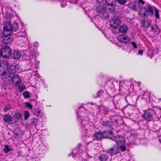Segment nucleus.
<instances>
[{"label":"nucleus","mask_w":161,"mask_h":161,"mask_svg":"<svg viewBox=\"0 0 161 161\" xmlns=\"http://www.w3.org/2000/svg\"><path fill=\"white\" fill-rule=\"evenodd\" d=\"M8 66V63L7 61H0V75L2 76V79L3 81L6 83L9 84H10L11 75H9L7 72Z\"/></svg>","instance_id":"nucleus-1"},{"label":"nucleus","mask_w":161,"mask_h":161,"mask_svg":"<svg viewBox=\"0 0 161 161\" xmlns=\"http://www.w3.org/2000/svg\"><path fill=\"white\" fill-rule=\"evenodd\" d=\"M13 31H15L12 29L10 25H8L5 27H4L3 33L5 36L3 40V43L8 44L12 42L13 38L10 34L13 33Z\"/></svg>","instance_id":"nucleus-2"},{"label":"nucleus","mask_w":161,"mask_h":161,"mask_svg":"<svg viewBox=\"0 0 161 161\" xmlns=\"http://www.w3.org/2000/svg\"><path fill=\"white\" fill-rule=\"evenodd\" d=\"M81 125H83V126H82V130L85 132L86 134V140L89 141L88 143H89L90 142H92V141H93L94 139L92 140L90 139V138H92L93 136V132L92 130H91L90 129H87L88 128L89 126V125H87V122L85 120H83V119H81Z\"/></svg>","instance_id":"nucleus-3"},{"label":"nucleus","mask_w":161,"mask_h":161,"mask_svg":"<svg viewBox=\"0 0 161 161\" xmlns=\"http://www.w3.org/2000/svg\"><path fill=\"white\" fill-rule=\"evenodd\" d=\"M10 81H12L15 86H18L21 92L23 91L25 89V86L22 85L21 79L18 75H15L12 77H11Z\"/></svg>","instance_id":"nucleus-4"},{"label":"nucleus","mask_w":161,"mask_h":161,"mask_svg":"<svg viewBox=\"0 0 161 161\" xmlns=\"http://www.w3.org/2000/svg\"><path fill=\"white\" fill-rule=\"evenodd\" d=\"M12 15L8 13L6 14L5 17L6 18L7 20H6V22H4V27H5L8 25H10L14 31H16L18 29V23L16 22H15L11 25H10V19L12 17Z\"/></svg>","instance_id":"nucleus-5"},{"label":"nucleus","mask_w":161,"mask_h":161,"mask_svg":"<svg viewBox=\"0 0 161 161\" xmlns=\"http://www.w3.org/2000/svg\"><path fill=\"white\" fill-rule=\"evenodd\" d=\"M155 114V112L153 110L149 109L144 111L143 117L147 120L150 121L153 119V116Z\"/></svg>","instance_id":"nucleus-6"},{"label":"nucleus","mask_w":161,"mask_h":161,"mask_svg":"<svg viewBox=\"0 0 161 161\" xmlns=\"http://www.w3.org/2000/svg\"><path fill=\"white\" fill-rule=\"evenodd\" d=\"M11 54V51L8 46H5L2 49V56L3 58H9Z\"/></svg>","instance_id":"nucleus-7"},{"label":"nucleus","mask_w":161,"mask_h":161,"mask_svg":"<svg viewBox=\"0 0 161 161\" xmlns=\"http://www.w3.org/2000/svg\"><path fill=\"white\" fill-rule=\"evenodd\" d=\"M113 140L119 146H124L125 143V137L121 135L114 136Z\"/></svg>","instance_id":"nucleus-8"},{"label":"nucleus","mask_w":161,"mask_h":161,"mask_svg":"<svg viewBox=\"0 0 161 161\" xmlns=\"http://www.w3.org/2000/svg\"><path fill=\"white\" fill-rule=\"evenodd\" d=\"M121 22L120 19L114 18L110 20L109 24L111 27L115 28L120 25Z\"/></svg>","instance_id":"nucleus-9"},{"label":"nucleus","mask_w":161,"mask_h":161,"mask_svg":"<svg viewBox=\"0 0 161 161\" xmlns=\"http://www.w3.org/2000/svg\"><path fill=\"white\" fill-rule=\"evenodd\" d=\"M19 66L16 64H14L10 66L8 73V75H11L10 74H14L17 72L19 70Z\"/></svg>","instance_id":"nucleus-10"},{"label":"nucleus","mask_w":161,"mask_h":161,"mask_svg":"<svg viewBox=\"0 0 161 161\" xmlns=\"http://www.w3.org/2000/svg\"><path fill=\"white\" fill-rule=\"evenodd\" d=\"M103 138H107L113 140L114 137V134L113 132L110 130H105L103 133Z\"/></svg>","instance_id":"nucleus-11"},{"label":"nucleus","mask_w":161,"mask_h":161,"mask_svg":"<svg viewBox=\"0 0 161 161\" xmlns=\"http://www.w3.org/2000/svg\"><path fill=\"white\" fill-rule=\"evenodd\" d=\"M118 39L119 41L124 43L128 42L130 40L129 37L126 35H119L118 37Z\"/></svg>","instance_id":"nucleus-12"},{"label":"nucleus","mask_w":161,"mask_h":161,"mask_svg":"<svg viewBox=\"0 0 161 161\" xmlns=\"http://www.w3.org/2000/svg\"><path fill=\"white\" fill-rule=\"evenodd\" d=\"M119 147L116 146H114L113 147L108 150V153L111 155L116 154L119 152Z\"/></svg>","instance_id":"nucleus-13"},{"label":"nucleus","mask_w":161,"mask_h":161,"mask_svg":"<svg viewBox=\"0 0 161 161\" xmlns=\"http://www.w3.org/2000/svg\"><path fill=\"white\" fill-rule=\"evenodd\" d=\"M110 14H111L115 18L117 19H120L122 17V12L119 11H111L109 12Z\"/></svg>","instance_id":"nucleus-14"},{"label":"nucleus","mask_w":161,"mask_h":161,"mask_svg":"<svg viewBox=\"0 0 161 161\" xmlns=\"http://www.w3.org/2000/svg\"><path fill=\"white\" fill-rule=\"evenodd\" d=\"M97 11L100 16L102 18H108L110 15L106 11Z\"/></svg>","instance_id":"nucleus-15"},{"label":"nucleus","mask_w":161,"mask_h":161,"mask_svg":"<svg viewBox=\"0 0 161 161\" xmlns=\"http://www.w3.org/2000/svg\"><path fill=\"white\" fill-rule=\"evenodd\" d=\"M112 122L109 120H104L102 123L101 125L103 128H109L111 126Z\"/></svg>","instance_id":"nucleus-16"},{"label":"nucleus","mask_w":161,"mask_h":161,"mask_svg":"<svg viewBox=\"0 0 161 161\" xmlns=\"http://www.w3.org/2000/svg\"><path fill=\"white\" fill-rule=\"evenodd\" d=\"M105 1L108 4L110 7L108 8L109 10H114L115 8L114 7V3H115V0H105Z\"/></svg>","instance_id":"nucleus-17"},{"label":"nucleus","mask_w":161,"mask_h":161,"mask_svg":"<svg viewBox=\"0 0 161 161\" xmlns=\"http://www.w3.org/2000/svg\"><path fill=\"white\" fill-rule=\"evenodd\" d=\"M150 25V22L147 20H143L141 23V26L143 28H148Z\"/></svg>","instance_id":"nucleus-18"},{"label":"nucleus","mask_w":161,"mask_h":161,"mask_svg":"<svg viewBox=\"0 0 161 161\" xmlns=\"http://www.w3.org/2000/svg\"><path fill=\"white\" fill-rule=\"evenodd\" d=\"M33 114L37 116L42 117L43 114L41 111V110L38 108H34L32 110Z\"/></svg>","instance_id":"nucleus-19"},{"label":"nucleus","mask_w":161,"mask_h":161,"mask_svg":"<svg viewBox=\"0 0 161 161\" xmlns=\"http://www.w3.org/2000/svg\"><path fill=\"white\" fill-rule=\"evenodd\" d=\"M12 56V58L14 59H18L20 58L21 54L19 51L15 50L13 52Z\"/></svg>","instance_id":"nucleus-20"},{"label":"nucleus","mask_w":161,"mask_h":161,"mask_svg":"<svg viewBox=\"0 0 161 161\" xmlns=\"http://www.w3.org/2000/svg\"><path fill=\"white\" fill-rule=\"evenodd\" d=\"M93 136L98 140H101L103 138V133L99 132L95 133L93 134Z\"/></svg>","instance_id":"nucleus-21"},{"label":"nucleus","mask_w":161,"mask_h":161,"mask_svg":"<svg viewBox=\"0 0 161 161\" xmlns=\"http://www.w3.org/2000/svg\"><path fill=\"white\" fill-rule=\"evenodd\" d=\"M128 30L127 26L123 25L120 26L119 28V31L122 33H125Z\"/></svg>","instance_id":"nucleus-22"},{"label":"nucleus","mask_w":161,"mask_h":161,"mask_svg":"<svg viewBox=\"0 0 161 161\" xmlns=\"http://www.w3.org/2000/svg\"><path fill=\"white\" fill-rule=\"evenodd\" d=\"M3 119L4 123H9L12 121L11 116L8 114L4 115L3 116Z\"/></svg>","instance_id":"nucleus-23"},{"label":"nucleus","mask_w":161,"mask_h":161,"mask_svg":"<svg viewBox=\"0 0 161 161\" xmlns=\"http://www.w3.org/2000/svg\"><path fill=\"white\" fill-rule=\"evenodd\" d=\"M153 11H139V14L140 16L142 17H145L148 16V11L151 13Z\"/></svg>","instance_id":"nucleus-24"},{"label":"nucleus","mask_w":161,"mask_h":161,"mask_svg":"<svg viewBox=\"0 0 161 161\" xmlns=\"http://www.w3.org/2000/svg\"><path fill=\"white\" fill-rule=\"evenodd\" d=\"M98 158L100 161H106L108 158V157L106 154H101L98 156Z\"/></svg>","instance_id":"nucleus-25"},{"label":"nucleus","mask_w":161,"mask_h":161,"mask_svg":"<svg viewBox=\"0 0 161 161\" xmlns=\"http://www.w3.org/2000/svg\"><path fill=\"white\" fill-rule=\"evenodd\" d=\"M37 122L38 119L36 118H34L31 119L30 124L31 125L36 126L37 124Z\"/></svg>","instance_id":"nucleus-26"},{"label":"nucleus","mask_w":161,"mask_h":161,"mask_svg":"<svg viewBox=\"0 0 161 161\" xmlns=\"http://www.w3.org/2000/svg\"><path fill=\"white\" fill-rule=\"evenodd\" d=\"M29 51L30 53V54L32 56H35L36 54V51L35 48H32L30 47L29 48Z\"/></svg>","instance_id":"nucleus-27"},{"label":"nucleus","mask_w":161,"mask_h":161,"mask_svg":"<svg viewBox=\"0 0 161 161\" xmlns=\"http://www.w3.org/2000/svg\"><path fill=\"white\" fill-rule=\"evenodd\" d=\"M22 116V114L19 112H16L14 115V117L17 120H19Z\"/></svg>","instance_id":"nucleus-28"},{"label":"nucleus","mask_w":161,"mask_h":161,"mask_svg":"<svg viewBox=\"0 0 161 161\" xmlns=\"http://www.w3.org/2000/svg\"><path fill=\"white\" fill-rule=\"evenodd\" d=\"M11 150V149L10 146L6 145L4 146L3 151L5 153H8L9 151Z\"/></svg>","instance_id":"nucleus-29"},{"label":"nucleus","mask_w":161,"mask_h":161,"mask_svg":"<svg viewBox=\"0 0 161 161\" xmlns=\"http://www.w3.org/2000/svg\"><path fill=\"white\" fill-rule=\"evenodd\" d=\"M78 150H79V148L75 149L73 150L72 152V154H73V158H75V157L77 156L78 157V158H79L80 156V154L76 153V151Z\"/></svg>","instance_id":"nucleus-30"},{"label":"nucleus","mask_w":161,"mask_h":161,"mask_svg":"<svg viewBox=\"0 0 161 161\" xmlns=\"http://www.w3.org/2000/svg\"><path fill=\"white\" fill-rule=\"evenodd\" d=\"M13 34L16 35V36L17 37H25L26 36V33L24 32H20L19 33H17V34H14V33Z\"/></svg>","instance_id":"nucleus-31"},{"label":"nucleus","mask_w":161,"mask_h":161,"mask_svg":"<svg viewBox=\"0 0 161 161\" xmlns=\"http://www.w3.org/2000/svg\"><path fill=\"white\" fill-rule=\"evenodd\" d=\"M11 106L10 104H7L4 106V108L3 109V111L4 112H7L8 111L11 109Z\"/></svg>","instance_id":"nucleus-32"},{"label":"nucleus","mask_w":161,"mask_h":161,"mask_svg":"<svg viewBox=\"0 0 161 161\" xmlns=\"http://www.w3.org/2000/svg\"><path fill=\"white\" fill-rule=\"evenodd\" d=\"M24 114L25 119V120L27 119L30 116V113L29 112L27 111H24Z\"/></svg>","instance_id":"nucleus-33"},{"label":"nucleus","mask_w":161,"mask_h":161,"mask_svg":"<svg viewBox=\"0 0 161 161\" xmlns=\"http://www.w3.org/2000/svg\"><path fill=\"white\" fill-rule=\"evenodd\" d=\"M23 95L25 98H27L30 97V93L27 91L24 92L23 93Z\"/></svg>","instance_id":"nucleus-34"},{"label":"nucleus","mask_w":161,"mask_h":161,"mask_svg":"<svg viewBox=\"0 0 161 161\" xmlns=\"http://www.w3.org/2000/svg\"><path fill=\"white\" fill-rule=\"evenodd\" d=\"M106 8L103 6H99L97 7V10H105Z\"/></svg>","instance_id":"nucleus-35"},{"label":"nucleus","mask_w":161,"mask_h":161,"mask_svg":"<svg viewBox=\"0 0 161 161\" xmlns=\"http://www.w3.org/2000/svg\"><path fill=\"white\" fill-rule=\"evenodd\" d=\"M158 27L157 25H154L151 27V30L152 31H153V32H156V30L158 28Z\"/></svg>","instance_id":"nucleus-36"},{"label":"nucleus","mask_w":161,"mask_h":161,"mask_svg":"<svg viewBox=\"0 0 161 161\" xmlns=\"http://www.w3.org/2000/svg\"><path fill=\"white\" fill-rule=\"evenodd\" d=\"M127 0H117V2L120 4L124 5L126 2Z\"/></svg>","instance_id":"nucleus-37"},{"label":"nucleus","mask_w":161,"mask_h":161,"mask_svg":"<svg viewBox=\"0 0 161 161\" xmlns=\"http://www.w3.org/2000/svg\"><path fill=\"white\" fill-rule=\"evenodd\" d=\"M25 106L26 107L29 108L30 109H31L32 108V105L30 103L27 102L25 103Z\"/></svg>","instance_id":"nucleus-38"},{"label":"nucleus","mask_w":161,"mask_h":161,"mask_svg":"<svg viewBox=\"0 0 161 161\" xmlns=\"http://www.w3.org/2000/svg\"><path fill=\"white\" fill-rule=\"evenodd\" d=\"M103 92V91L102 90H100L97 93V95L94 98H97V97H99L100 96V94H102Z\"/></svg>","instance_id":"nucleus-39"},{"label":"nucleus","mask_w":161,"mask_h":161,"mask_svg":"<svg viewBox=\"0 0 161 161\" xmlns=\"http://www.w3.org/2000/svg\"><path fill=\"white\" fill-rule=\"evenodd\" d=\"M119 148L120 149V150L122 152H124L126 150V147L124 146H119Z\"/></svg>","instance_id":"nucleus-40"},{"label":"nucleus","mask_w":161,"mask_h":161,"mask_svg":"<svg viewBox=\"0 0 161 161\" xmlns=\"http://www.w3.org/2000/svg\"><path fill=\"white\" fill-rule=\"evenodd\" d=\"M148 10H157L156 8L153 7L149 5L148 7Z\"/></svg>","instance_id":"nucleus-41"},{"label":"nucleus","mask_w":161,"mask_h":161,"mask_svg":"<svg viewBox=\"0 0 161 161\" xmlns=\"http://www.w3.org/2000/svg\"><path fill=\"white\" fill-rule=\"evenodd\" d=\"M131 45L135 49H136L137 48V46L136 43L134 42H131Z\"/></svg>","instance_id":"nucleus-42"},{"label":"nucleus","mask_w":161,"mask_h":161,"mask_svg":"<svg viewBox=\"0 0 161 161\" xmlns=\"http://www.w3.org/2000/svg\"><path fill=\"white\" fill-rule=\"evenodd\" d=\"M155 17L156 18L159 19V13L158 12V11H155Z\"/></svg>","instance_id":"nucleus-43"},{"label":"nucleus","mask_w":161,"mask_h":161,"mask_svg":"<svg viewBox=\"0 0 161 161\" xmlns=\"http://www.w3.org/2000/svg\"><path fill=\"white\" fill-rule=\"evenodd\" d=\"M138 3L140 5H143L145 4V2L143 0H139Z\"/></svg>","instance_id":"nucleus-44"},{"label":"nucleus","mask_w":161,"mask_h":161,"mask_svg":"<svg viewBox=\"0 0 161 161\" xmlns=\"http://www.w3.org/2000/svg\"><path fill=\"white\" fill-rule=\"evenodd\" d=\"M128 107H129V108H130L133 109L135 108V106L133 105H128L127 106Z\"/></svg>","instance_id":"nucleus-45"},{"label":"nucleus","mask_w":161,"mask_h":161,"mask_svg":"<svg viewBox=\"0 0 161 161\" xmlns=\"http://www.w3.org/2000/svg\"><path fill=\"white\" fill-rule=\"evenodd\" d=\"M33 45L35 47H37L38 46L39 44L37 42H35L33 43Z\"/></svg>","instance_id":"nucleus-46"},{"label":"nucleus","mask_w":161,"mask_h":161,"mask_svg":"<svg viewBox=\"0 0 161 161\" xmlns=\"http://www.w3.org/2000/svg\"><path fill=\"white\" fill-rule=\"evenodd\" d=\"M143 50H140L138 52V54L142 55L143 53Z\"/></svg>","instance_id":"nucleus-47"},{"label":"nucleus","mask_w":161,"mask_h":161,"mask_svg":"<svg viewBox=\"0 0 161 161\" xmlns=\"http://www.w3.org/2000/svg\"><path fill=\"white\" fill-rule=\"evenodd\" d=\"M61 5L62 7H64L66 5V4L64 2H62L61 4Z\"/></svg>","instance_id":"nucleus-48"},{"label":"nucleus","mask_w":161,"mask_h":161,"mask_svg":"<svg viewBox=\"0 0 161 161\" xmlns=\"http://www.w3.org/2000/svg\"><path fill=\"white\" fill-rule=\"evenodd\" d=\"M96 1H97V2L99 3H100L101 2H103V1L104 0H96Z\"/></svg>","instance_id":"nucleus-49"},{"label":"nucleus","mask_w":161,"mask_h":161,"mask_svg":"<svg viewBox=\"0 0 161 161\" xmlns=\"http://www.w3.org/2000/svg\"><path fill=\"white\" fill-rule=\"evenodd\" d=\"M79 114V112H78L77 113V116H78V117L79 118V117H80V114ZM80 118H81V116H80Z\"/></svg>","instance_id":"nucleus-50"},{"label":"nucleus","mask_w":161,"mask_h":161,"mask_svg":"<svg viewBox=\"0 0 161 161\" xmlns=\"http://www.w3.org/2000/svg\"><path fill=\"white\" fill-rule=\"evenodd\" d=\"M81 108H84L83 107H82L81 106H80V107L79 108V109H80Z\"/></svg>","instance_id":"nucleus-51"},{"label":"nucleus","mask_w":161,"mask_h":161,"mask_svg":"<svg viewBox=\"0 0 161 161\" xmlns=\"http://www.w3.org/2000/svg\"><path fill=\"white\" fill-rule=\"evenodd\" d=\"M35 67L36 69H37L38 67L36 66V65H35Z\"/></svg>","instance_id":"nucleus-52"},{"label":"nucleus","mask_w":161,"mask_h":161,"mask_svg":"<svg viewBox=\"0 0 161 161\" xmlns=\"http://www.w3.org/2000/svg\"><path fill=\"white\" fill-rule=\"evenodd\" d=\"M2 55V52H1V51L0 50V57Z\"/></svg>","instance_id":"nucleus-53"},{"label":"nucleus","mask_w":161,"mask_h":161,"mask_svg":"<svg viewBox=\"0 0 161 161\" xmlns=\"http://www.w3.org/2000/svg\"><path fill=\"white\" fill-rule=\"evenodd\" d=\"M78 145L79 146H81V144L80 143H79Z\"/></svg>","instance_id":"nucleus-54"},{"label":"nucleus","mask_w":161,"mask_h":161,"mask_svg":"<svg viewBox=\"0 0 161 161\" xmlns=\"http://www.w3.org/2000/svg\"><path fill=\"white\" fill-rule=\"evenodd\" d=\"M36 75L37 77H38V76L39 75L38 74H37V75L36 74Z\"/></svg>","instance_id":"nucleus-55"},{"label":"nucleus","mask_w":161,"mask_h":161,"mask_svg":"<svg viewBox=\"0 0 161 161\" xmlns=\"http://www.w3.org/2000/svg\"><path fill=\"white\" fill-rule=\"evenodd\" d=\"M125 97V99H126V101L127 102H128L127 101V99H126V98H127V97Z\"/></svg>","instance_id":"nucleus-56"},{"label":"nucleus","mask_w":161,"mask_h":161,"mask_svg":"<svg viewBox=\"0 0 161 161\" xmlns=\"http://www.w3.org/2000/svg\"><path fill=\"white\" fill-rule=\"evenodd\" d=\"M17 133H15V135H17Z\"/></svg>","instance_id":"nucleus-57"},{"label":"nucleus","mask_w":161,"mask_h":161,"mask_svg":"<svg viewBox=\"0 0 161 161\" xmlns=\"http://www.w3.org/2000/svg\"><path fill=\"white\" fill-rule=\"evenodd\" d=\"M91 104H93V103H91Z\"/></svg>","instance_id":"nucleus-58"},{"label":"nucleus","mask_w":161,"mask_h":161,"mask_svg":"<svg viewBox=\"0 0 161 161\" xmlns=\"http://www.w3.org/2000/svg\"><path fill=\"white\" fill-rule=\"evenodd\" d=\"M86 13V11H85V13Z\"/></svg>","instance_id":"nucleus-59"},{"label":"nucleus","mask_w":161,"mask_h":161,"mask_svg":"<svg viewBox=\"0 0 161 161\" xmlns=\"http://www.w3.org/2000/svg\"><path fill=\"white\" fill-rule=\"evenodd\" d=\"M0 32H1V31H0Z\"/></svg>","instance_id":"nucleus-60"}]
</instances>
